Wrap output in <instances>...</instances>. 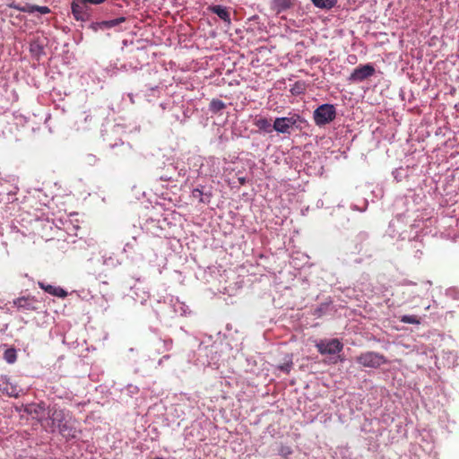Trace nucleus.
I'll list each match as a JSON object with an SVG mask.
<instances>
[{
  "label": "nucleus",
  "mask_w": 459,
  "mask_h": 459,
  "mask_svg": "<svg viewBox=\"0 0 459 459\" xmlns=\"http://www.w3.org/2000/svg\"><path fill=\"white\" fill-rule=\"evenodd\" d=\"M336 117V109L332 104H323L315 109L313 118L318 126L329 124Z\"/></svg>",
  "instance_id": "nucleus-1"
},
{
  "label": "nucleus",
  "mask_w": 459,
  "mask_h": 459,
  "mask_svg": "<svg viewBox=\"0 0 459 459\" xmlns=\"http://www.w3.org/2000/svg\"><path fill=\"white\" fill-rule=\"evenodd\" d=\"M356 361L362 367L371 368H377L381 365L386 364L388 362L383 354L376 351L363 352L356 358Z\"/></svg>",
  "instance_id": "nucleus-2"
},
{
  "label": "nucleus",
  "mask_w": 459,
  "mask_h": 459,
  "mask_svg": "<svg viewBox=\"0 0 459 459\" xmlns=\"http://www.w3.org/2000/svg\"><path fill=\"white\" fill-rule=\"evenodd\" d=\"M303 121V118L298 114H293L290 117H277L273 122V128L281 134H290V129L292 126L298 127L297 124Z\"/></svg>",
  "instance_id": "nucleus-3"
},
{
  "label": "nucleus",
  "mask_w": 459,
  "mask_h": 459,
  "mask_svg": "<svg viewBox=\"0 0 459 459\" xmlns=\"http://www.w3.org/2000/svg\"><path fill=\"white\" fill-rule=\"evenodd\" d=\"M316 347L322 355H335L342 351L343 344L338 339H323L316 343Z\"/></svg>",
  "instance_id": "nucleus-4"
},
{
  "label": "nucleus",
  "mask_w": 459,
  "mask_h": 459,
  "mask_svg": "<svg viewBox=\"0 0 459 459\" xmlns=\"http://www.w3.org/2000/svg\"><path fill=\"white\" fill-rule=\"evenodd\" d=\"M375 71V67L370 64L359 65L353 70V72L349 76L348 80L351 82H360L373 76Z\"/></svg>",
  "instance_id": "nucleus-5"
},
{
  "label": "nucleus",
  "mask_w": 459,
  "mask_h": 459,
  "mask_svg": "<svg viewBox=\"0 0 459 459\" xmlns=\"http://www.w3.org/2000/svg\"><path fill=\"white\" fill-rule=\"evenodd\" d=\"M71 11L76 21L86 22L91 18L89 8L82 0H73L71 3Z\"/></svg>",
  "instance_id": "nucleus-6"
},
{
  "label": "nucleus",
  "mask_w": 459,
  "mask_h": 459,
  "mask_svg": "<svg viewBox=\"0 0 459 459\" xmlns=\"http://www.w3.org/2000/svg\"><path fill=\"white\" fill-rule=\"evenodd\" d=\"M0 392L10 396L17 398L22 392L18 385L10 381V379L4 378L0 380Z\"/></svg>",
  "instance_id": "nucleus-7"
},
{
  "label": "nucleus",
  "mask_w": 459,
  "mask_h": 459,
  "mask_svg": "<svg viewBox=\"0 0 459 459\" xmlns=\"http://www.w3.org/2000/svg\"><path fill=\"white\" fill-rule=\"evenodd\" d=\"M57 427L60 434L66 438H74L77 436L75 420L72 417Z\"/></svg>",
  "instance_id": "nucleus-8"
},
{
  "label": "nucleus",
  "mask_w": 459,
  "mask_h": 459,
  "mask_svg": "<svg viewBox=\"0 0 459 459\" xmlns=\"http://www.w3.org/2000/svg\"><path fill=\"white\" fill-rule=\"evenodd\" d=\"M37 299L35 297L27 296V297H20L13 300V305L18 309L33 311L37 309L36 307Z\"/></svg>",
  "instance_id": "nucleus-9"
},
{
  "label": "nucleus",
  "mask_w": 459,
  "mask_h": 459,
  "mask_svg": "<svg viewBox=\"0 0 459 459\" xmlns=\"http://www.w3.org/2000/svg\"><path fill=\"white\" fill-rule=\"evenodd\" d=\"M38 285L39 286L40 289L44 290L46 292L55 297L65 299L68 295L67 291L59 286H53L50 284H47L43 281H39Z\"/></svg>",
  "instance_id": "nucleus-10"
},
{
  "label": "nucleus",
  "mask_w": 459,
  "mask_h": 459,
  "mask_svg": "<svg viewBox=\"0 0 459 459\" xmlns=\"http://www.w3.org/2000/svg\"><path fill=\"white\" fill-rule=\"evenodd\" d=\"M254 125L260 130L264 133H272L273 128L271 124V119L262 117L256 116L254 119Z\"/></svg>",
  "instance_id": "nucleus-11"
},
{
  "label": "nucleus",
  "mask_w": 459,
  "mask_h": 459,
  "mask_svg": "<svg viewBox=\"0 0 459 459\" xmlns=\"http://www.w3.org/2000/svg\"><path fill=\"white\" fill-rule=\"evenodd\" d=\"M71 417L72 415L69 411L61 409H54L50 416L53 424H56L57 426H59L60 424L65 422V420H67Z\"/></svg>",
  "instance_id": "nucleus-12"
},
{
  "label": "nucleus",
  "mask_w": 459,
  "mask_h": 459,
  "mask_svg": "<svg viewBox=\"0 0 459 459\" xmlns=\"http://www.w3.org/2000/svg\"><path fill=\"white\" fill-rule=\"evenodd\" d=\"M210 11L215 14H217L221 20L230 22V13L226 9V7L221 5H212L209 7Z\"/></svg>",
  "instance_id": "nucleus-13"
},
{
  "label": "nucleus",
  "mask_w": 459,
  "mask_h": 459,
  "mask_svg": "<svg viewBox=\"0 0 459 459\" xmlns=\"http://www.w3.org/2000/svg\"><path fill=\"white\" fill-rule=\"evenodd\" d=\"M311 2L316 7L325 10H330L337 4V0H311Z\"/></svg>",
  "instance_id": "nucleus-14"
},
{
  "label": "nucleus",
  "mask_w": 459,
  "mask_h": 459,
  "mask_svg": "<svg viewBox=\"0 0 459 459\" xmlns=\"http://www.w3.org/2000/svg\"><path fill=\"white\" fill-rule=\"evenodd\" d=\"M226 108V104L218 99H212L209 105V109L211 112L216 114Z\"/></svg>",
  "instance_id": "nucleus-15"
},
{
  "label": "nucleus",
  "mask_w": 459,
  "mask_h": 459,
  "mask_svg": "<svg viewBox=\"0 0 459 459\" xmlns=\"http://www.w3.org/2000/svg\"><path fill=\"white\" fill-rule=\"evenodd\" d=\"M125 21H126L125 17H118V18L113 19V20L100 22V30L113 28V27L124 22Z\"/></svg>",
  "instance_id": "nucleus-16"
},
{
  "label": "nucleus",
  "mask_w": 459,
  "mask_h": 459,
  "mask_svg": "<svg viewBox=\"0 0 459 459\" xmlns=\"http://www.w3.org/2000/svg\"><path fill=\"white\" fill-rule=\"evenodd\" d=\"M10 7L13 8V9H16V10H18L20 12L32 13L35 12L36 5L35 4H26L25 5L21 6L20 4H10Z\"/></svg>",
  "instance_id": "nucleus-17"
},
{
  "label": "nucleus",
  "mask_w": 459,
  "mask_h": 459,
  "mask_svg": "<svg viewBox=\"0 0 459 459\" xmlns=\"http://www.w3.org/2000/svg\"><path fill=\"white\" fill-rule=\"evenodd\" d=\"M4 359L6 362L12 364L16 361L17 354L16 351L13 348L7 349L4 353Z\"/></svg>",
  "instance_id": "nucleus-18"
},
{
  "label": "nucleus",
  "mask_w": 459,
  "mask_h": 459,
  "mask_svg": "<svg viewBox=\"0 0 459 459\" xmlns=\"http://www.w3.org/2000/svg\"><path fill=\"white\" fill-rule=\"evenodd\" d=\"M402 322L413 325L420 324V320L416 316H403Z\"/></svg>",
  "instance_id": "nucleus-19"
},
{
  "label": "nucleus",
  "mask_w": 459,
  "mask_h": 459,
  "mask_svg": "<svg viewBox=\"0 0 459 459\" xmlns=\"http://www.w3.org/2000/svg\"><path fill=\"white\" fill-rule=\"evenodd\" d=\"M192 195L195 198H198L201 203H204V200L203 199V191L199 188H195L192 192Z\"/></svg>",
  "instance_id": "nucleus-20"
},
{
  "label": "nucleus",
  "mask_w": 459,
  "mask_h": 459,
  "mask_svg": "<svg viewBox=\"0 0 459 459\" xmlns=\"http://www.w3.org/2000/svg\"><path fill=\"white\" fill-rule=\"evenodd\" d=\"M35 12H39L41 14H47L50 13V9L48 6L36 5Z\"/></svg>",
  "instance_id": "nucleus-21"
},
{
  "label": "nucleus",
  "mask_w": 459,
  "mask_h": 459,
  "mask_svg": "<svg viewBox=\"0 0 459 459\" xmlns=\"http://www.w3.org/2000/svg\"><path fill=\"white\" fill-rule=\"evenodd\" d=\"M82 1L84 2L86 4H100L101 3H104L106 0H82Z\"/></svg>",
  "instance_id": "nucleus-22"
},
{
  "label": "nucleus",
  "mask_w": 459,
  "mask_h": 459,
  "mask_svg": "<svg viewBox=\"0 0 459 459\" xmlns=\"http://www.w3.org/2000/svg\"><path fill=\"white\" fill-rule=\"evenodd\" d=\"M91 29H92L94 31H97L100 29V22H92L91 24Z\"/></svg>",
  "instance_id": "nucleus-23"
},
{
  "label": "nucleus",
  "mask_w": 459,
  "mask_h": 459,
  "mask_svg": "<svg viewBox=\"0 0 459 459\" xmlns=\"http://www.w3.org/2000/svg\"><path fill=\"white\" fill-rule=\"evenodd\" d=\"M281 370H285V371H289L290 370V366L289 365L281 366Z\"/></svg>",
  "instance_id": "nucleus-24"
},
{
  "label": "nucleus",
  "mask_w": 459,
  "mask_h": 459,
  "mask_svg": "<svg viewBox=\"0 0 459 459\" xmlns=\"http://www.w3.org/2000/svg\"><path fill=\"white\" fill-rule=\"evenodd\" d=\"M156 459H163V458H156Z\"/></svg>",
  "instance_id": "nucleus-25"
}]
</instances>
